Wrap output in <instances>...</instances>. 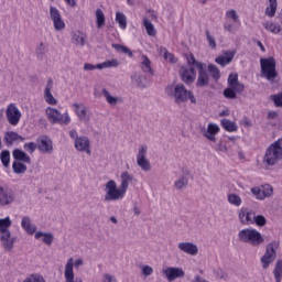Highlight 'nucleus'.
Returning a JSON list of instances; mask_svg holds the SVG:
<instances>
[{
	"label": "nucleus",
	"mask_w": 282,
	"mask_h": 282,
	"mask_svg": "<svg viewBox=\"0 0 282 282\" xmlns=\"http://www.w3.org/2000/svg\"><path fill=\"white\" fill-rule=\"evenodd\" d=\"M165 94L169 96V98L174 100L176 105H183V102H188V100L192 102V105H197L195 95H193V91L186 89L184 84L169 85L165 88Z\"/></svg>",
	"instance_id": "nucleus-1"
},
{
	"label": "nucleus",
	"mask_w": 282,
	"mask_h": 282,
	"mask_svg": "<svg viewBox=\"0 0 282 282\" xmlns=\"http://www.w3.org/2000/svg\"><path fill=\"white\" fill-rule=\"evenodd\" d=\"M282 160V139L274 141L269 149L265 150L263 164L265 166H276Z\"/></svg>",
	"instance_id": "nucleus-2"
},
{
	"label": "nucleus",
	"mask_w": 282,
	"mask_h": 282,
	"mask_svg": "<svg viewBox=\"0 0 282 282\" xmlns=\"http://www.w3.org/2000/svg\"><path fill=\"white\" fill-rule=\"evenodd\" d=\"M260 67L261 78H265L269 83H274L279 77V73L276 72V59H274V57H261Z\"/></svg>",
	"instance_id": "nucleus-3"
},
{
	"label": "nucleus",
	"mask_w": 282,
	"mask_h": 282,
	"mask_svg": "<svg viewBox=\"0 0 282 282\" xmlns=\"http://www.w3.org/2000/svg\"><path fill=\"white\" fill-rule=\"evenodd\" d=\"M238 239L239 241H241V243H248L249 246H253V247L261 246V243L265 241V239L263 238V235H261V231L252 227L241 229L238 232Z\"/></svg>",
	"instance_id": "nucleus-4"
},
{
	"label": "nucleus",
	"mask_w": 282,
	"mask_h": 282,
	"mask_svg": "<svg viewBox=\"0 0 282 282\" xmlns=\"http://www.w3.org/2000/svg\"><path fill=\"white\" fill-rule=\"evenodd\" d=\"M46 118L51 124H61L62 127H67L69 122H72V117H69V112L65 111L61 113L58 109L53 107H47L45 109Z\"/></svg>",
	"instance_id": "nucleus-5"
},
{
	"label": "nucleus",
	"mask_w": 282,
	"mask_h": 282,
	"mask_svg": "<svg viewBox=\"0 0 282 282\" xmlns=\"http://www.w3.org/2000/svg\"><path fill=\"white\" fill-rule=\"evenodd\" d=\"M280 246L281 242L279 240H273L267 245L265 252L260 259L263 270H268V268L274 263L276 260V250Z\"/></svg>",
	"instance_id": "nucleus-6"
},
{
	"label": "nucleus",
	"mask_w": 282,
	"mask_h": 282,
	"mask_svg": "<svg viewBox=\"0 0 282 282\" xmlns=\"http://www.w3.org/2000/svg\"><path fill=\"white\" fill-rule=\"evenodd\" d=\"M105 202H119L124 199L127 192L116 184V181H108L105 186Z\"/></svg>",
	"instance_id": "nucleus-7"
},
{
	"label": "nucleus",
	"mask_w": 282,
	"mask_h": 282,
	"mask_svg": "<svg viewBox=\"0 0 282 282\" xmlns=\"http://www.w3.org/2000/svg\"><path fill=\"white\" fill-rule=\"evenodd\" d=\"M147 155H149V147L144 144L140 145L137 152V166H139V169H141V171L144 173H149V171L152 169L151 161L149 158H147Z\"/></svg>",
	"instance_id": "nucleus-8"
},
{
	"label": "nucleus",
	"mask_w": 282,
	"mask_h": 282,
	"mask_svg": "<svg viewBox=\"0 0 282 282\" xmlns=\"http://www.w3.org/2000/svg\"><path fill=\"white\" fill-rule=\"evenodd\" d=\"M6 116L11 127H17L21 122V110L17 107V104H9L6 109Z\"/></svg>",
	"instance_id": "nucleus-9"
},
{
	"label": "nucleus",
	"mask_w": 282,
	"mask_h": 282,
	"mask_svg": "<svg viewBox=\"0 0 282 282\" xmlns=\"http://www.w3.org/2000/svg\"><path fill=\"white\" fill-rule=\"evenodd\" d=\"M273 188L272 185L265 184L262 186H254L251 188V194L256 199L263 202L268 197H272Z\"/></svg>",
	"instance_id": "nucleus-10"
},
{
	"label": "nucleus",
	"mask_w": 282,
	"mask_h": 282,
	"mask_svg": "<svg viewBox=\"0 0 282 282\" xmlns=\"http://www.w3.org/2000/svg\"><path fill=\"white\" fill-rule=\"evenodd\" d=\"M162 274L169 282L176 281V279H184V276H186L184 269L178 267H167L162 270Z\"/></svg>",
	"instance_id": "nucleus-11"
},
{
	"label": "nucleus",
	"mask_w": 282,
	"mask_h": 282,
	"mask_svg": "<svg viewBox=\"0 0 282 282\" xmlns=\"http://www.w3.org/2000/svg\"><path fill=\"white\" fill-rule=\"evenodd\" d=\"M50 18L51 21H53V26L56 32H62V30H65V21L61 15V11H58L56 7H50Z\"/></svg>",
	"instance_id": "nucleus-12"
},
{
	"label": "nucleus",
	"mask_w": 282,
	"mask_h": 282,
	"mask_svg": "<svg viewBox=\"0 0 282 282\" xmlns=\"http://www.w3.org/2000/svg\"><path fill=\"white\" fill-rule=\"evenodd\" d=\"M238 221L242 224V226H250L252 225V219L254 217V210L248 207H241L237 212Z\"/></svg>",
	"instance_id": "nucleus-13"
},
{
	"label": "nucleus",
	"mask_w": 282,
	"mask_h": 282,
	"mask_svg": "<svg viewBox=\"0 0 282 282\" xmlns=\"http://www.w3.org/2000/svg\"><path fill=\"white\" fill-rule=\"evenodd\" d=\"M180 76L185 85H193L197 78V73L195 68L188 66H182L180 70Z\"/></svg>",
	"instance_id": "nucleus-14"
},
{
	"label": "nucleus",
	"mask_w": 282,
	"mask_h": 282,
	"mask_svg": "<svg viewBox=\"0 0 282 282\" xmlns=\"http://www.w3.org/2000/svg\"><path fill=\"white\" fill-rule=\"evenodd\" d=\"M74 145L76 151H79V153H87V155H91V141H89V138L85 135L76 138Z\"/></svg>",
	"instance_id": "nucleus-15"
},
{
	"label": "nucleus",
	"mask_w": 282,
	"mask_h": 282,
	"mask_svg": "<svg viewBox=\"0 0 282 282\" xmlns=\"http://www.w3.org/2000/svg\"><path fill=\"white\" fill-rule=\"evenodd\" d=\"M219 131H221L219 124L210 122L208 123L207 129L204 128L202 130V134L209 140V142H217V133H219Z\"/></svg>",
	"instance_id": "nucleus-16"
},
{
	"label": "nucleus",
	"mask_w": 282,
	"mask_h": 282,
	"mask_svg": "<svg viewBox=\"0 0 282 282\" xmlns=\"http://www.w3.org/2000/svg\"><path fill=\"white\" fill-rule=\"evenodd\" d=\"M198 78L196 82V87H208L210 83V77L206 72V64H197Z\"/></svg>",
	"instance_id": "nucleus-17"
},
{
	"label": "nucleus",
	"mask_w": 282,
	"mask_h": 282,
	"mask_svg": "<svg viewBox=\"0 0 282 282\" xmlns=\"http://www.w3.org/2000/svg\"><path fill=\"white\" fill-rule=\"evenodd\" d=\"M73 107H74V111L80 122H85V124H87V122H89V120H91V117H89V113L87 112L88 109H87V106H85V104L75 102V104H73Z\"/></svg>",
	"instance_id": "nucleus-18"
},
{
	"label": "nucleus",
	"mask_w": 282,
	"mask_h": 282,
	"mask_svg": "<svg viewBox=\"0 0 282 282\" xmlns=\"http://www.w3.org/2000/svg\"><path fill=\"white\" fill-rule=\"evenodd\" d=\"M177 248L181 252H184L185 254H189V257H197L199 252V247H197L196 243L191 241L180 242L177 245Z\"/></svg>",
	"instance_id": "nucleus-19"
},
{
	"label": "nucleus",
	"mask_w": 282,
	"mask_h": 282,
	"mask_svg": "<svg viewBox=\"0 0 282 282\" xmlns=\"http://www.w3.org/2000/svg\"><path fill=\"white\" fill-rule=\"evenodd\" d=\"M0 241L6 252H12V249L14 248V241H17V238L12 237V234L10 231H7L0 235Z\"/></svg>",
	"instance_id": "nucleus-20"
},
{
	"label": "nucleus",
	"mask_w": 282,
	"mask_h": 282,
	"mask_svg": "<svg viewBox=\"0 0 282 282\" xmlns=\"http://www.w3.org/2000/svg\"><path fill=\"white\" fill-rule=\"evenodd\" d=\"M14 203V193L0 185V206H10Z\"/></svg>",
	"instance_id": "nucleus-21"
},
{
	"label": "nucleus",
	"mask_w": 282,
	"mask_h": 282,
	"mask_svg": "<svg viewBox=\"0 0 282 282\" xmlns=\"http://www.w3.org/2000/svg\"><path fill=\"white\" fill-rule=\"evenodd\" d=\"M65 282H83L82 279L74 281V258H69L64 270Z\"/></svg>",
	"instance_id": "nucleus-22"
},
{
	"label": "nucleus",
	"mask_w": 282,
	"mask_h": 282,
	"mask_svg": "<svg viewBox=\"0 0 282 282\" xmlns=\"http://www.w3.org/2000/svg\"><path fill=\"white\" fill-rule=\"evenodd\" d=\"M37 149L40 153H52V151H54L52 139H50L48 137H42L37 141Z\"/></svg>",
	"instance_id": "nucleus-23"
},
{
	"label": "nucleus",
	"mask_w": 282,
	"mask_h": 282,
	"mask_svg": "<svg viewBox=\"0 0 282 282\" xmlns=\"http://www.w3.org/2000/svg\"><path fill=\"white\" fill-rule=\"evenodd\" d=\"M235 54H237V51H227L224 55L216 57L215 62L217 65H220V67H226V65H230V63H232Z\"/></svg>",
	"instance_id": "nucleus-24"
},
{
	"label": "nucleus",
	"mask_w": 282,
	"mask_h": 282,
	"mask_svg": "<svg viewBox=\"0 0 282 282\" xmlns=\"http://www.w3.org/2000/svg\"><path fill=\"white\" fill-rule=\"evenodd\" d=\"M72 36V43L75 45V47H85V43L87 42V34L75 31L70 33Z\"/></svg>",
	"instance_id": "nucleus-25"
},
{
	"label": "nucleus",
	"mask_w": 282,
	"mask_h": 282,
	"mask_svg": "<svg viewBox=\"0 0 282 282\" xmlns=\"http://www.w3.org/2000/svg\"><path fill=\"white\" fill-rule=\"evenodd\" d=\"M52 88L53 82L52 78H50L44 90V100L47 105H58V100L54 98V95H52Z\"/></svg>",
	"instance_id": "nucleus-26"
},
{
	"label": "nucleus",
	"mask_w": 282,
	"mask_h": 282,
	"mask_svg": "<svg viewBox=\"0 0 282 282\" xmlns=\"http://www.w3.org/2000/svg\"><path fill=\"white\" fill-rule=\"evenodd\" d=\"M12 155L15 162H21L23 164H32V159L30 158V155H28V153H25L21 149H14Z\"/></svg>",
	"instance_id": "nucleus-27"
},
{
	"label": "nucleus",
	"mask_w": 282,
	"mask_h": 282,
	"mask_svg": "<svg viewBox=\"0 0 282 282\" xmlns=\"http://www.w3.org/2000/svg\"><path fill=\"white\" fill-rule=\"evenodd\" d=\"M21 226L28 235H34L36 232V225L32 224V219L29 216L22 217Z\"/></svg>",
	"instance_id": "nucleus-28"
},
{
	"label": "nucleus",
	"mask_w": 282,
	"mask_h": 282,
	"mask_svg": "<svg viewBox=\"0 0 282 282\" xmlns=\"http://www.w3.org/2000/svg\"><path fill=\"white\" fill-rule=\"evenodd\" d=\"M131 80L135 83L139 89H147V87H149V79H147V76L142 74H138V73L133 74L131 76Z\"/></svg>",
	"instance_id": "nucleus-29"
},
{
	"label": "nucleus",
	"mask_w": 282,
	"mask_h": 282,
	"mask_svg": "<svg viewBox=\"0 0 282 282\" xmlns=\"http://www.w3.org/2000/svg\"><path fill=\"white\" fill-rule=\"evenodd\" d=\"M140 67L142 69L143 74H149L150 76H153V67H151V59L147 55L141 56V63Z\"/></svg>",
	"instance_id": "nucleus-30"
},
{
	"label": "nucleus",
	"mask_w": 282,
	"mask_h": 282,
	"mask_svg": "<svg viewBox=\"0 0 282 282\" xmlns=\"http://www.w3.org/2000/svg\"><path fill=\"white\" fill-rule=\"evenodd\" d=\"M7 144H14V142H24L25 138L19 135L17 132H7L4 135Z\"/></svg>",
	"instance_id": "nucleus-31"
},
{
	"label": "nucleus",
	"mask_w": 282,
	"mask_h": 282,
	"mask_svg": "<svg viewBox=\"0 0 282 282\" xmlns=\"http://www.w3.org/2000/svg\"><path fill=\"white\" fill-rule=\"evenodd\" d=\"M131 182H133V175L129 174V172H122L121 184L119 187L127 193V191L129 189V184H131Z\"/></svg>",
	"instance_id": "nucleus-32"
},
{
	"label": "nucleus",
	"mask_w": 282,
	"mask_h": 282,
	"mask_svg": "<svg viewBox=\"0 0 282 282\" xmlns=\"http://www.w3.org/2000/svg\"><path fill=\"white\" fill-rule=\"evenodd\" d=\"M101 94H104V98L106 99V102H108V105H110V107H116V105H118V102H120V98L112 96V94L109 93V90H107V88H102Z\"/></svg>",
	"instance_id": "nucleus-33"
},
{
	"label": "nucleus",
	"mask_w": 282,
	"mask_h": 282,
	"mask_svg": "<svg viewBox=\"0 0 282 282\" xmlns=\"http://www.w3.org/2000/svg\"><path fill=\"white\" fill-rule=\"evenodd\" d=\"M227 202L230 204V206H235L236 208H239L241 204H243V199H241V196L236 193H230L227 195Z\"/></svg>",
	"instance_id": "nucleus-34"
},
{
	"label": "nucleus",
	"mask_w": 282,
	"mask_h": 282,
	"mask_svg": "<svg viewBox=\"0 0 282 282\" xmlns=\"http://www.w3.org/2000/svg\"><path fill=\"white\" fill-rule=\"evenodd\" d=\"M174 189L175 191H184L188 186V176H180L175 182H174Z\"/></svg>",
	"instance_id": "nucleus-35"
},
{
	"label": "nucleus",
	"mask_w": 282,
	"mask_h": 282,
	"mask_svg": "<svg viewBox=\"0 0 282 282\" xmlns=\"http://www.w3.org/2000/svg\"><path fill=\"white\" fill-rule=\"evenodd\" d=\"M12 169H13V173L15 175H25V173L28 172V165H25L19 161H14L12 163Z\"/></svg>",
	"instance_id": "nucleus-36"
},
{
	"label": "nucleus",
	"mask_w": 282,
	"mask_h": 282,
	"mask_svg": "<svg viewBox=\"0 0 282 282\" xmlns=\"http://www.w3.org/2000/svg\"><path fill=\"white\" fill-rule=\"evenodd\" d=\"M263 28L271 32V34H279L281 32V24H276L272 21L263 22Z\"/></svg>",
	"instance_id": "nucleus-37"
},
{
	"label": "nucleus",
	"mask_w": 282,
	"mask_h": 282,
	"mask_svg": "<svg viewBox=\"0 0 282 282\" xmlns=\"http://www.w3.org/2000/svg\"><path fill=\"white\" fill-rule=\"evenodd\" d=\"M220 124L225 131H228L229 133H235V131L238 130L237 123L234 121H230L229 119H223L220 121Z\"/></svg>",
	"instance_id": "nucleus-38"
},
{
	"label": "nucleus",
	"mask_w": 282,
	"mask_h": 282,
	"mask_svg": "<svg viewBox=\"0 0 282 282\" xmlns=\"http://www.w3.org/2000/svg\"><path fill=\"white\" fill-rule=\"evenodd\" d=\"M10 226H12V219H10V216H7L6 218H0L1 235H4L6 232H10Z\"/></svg>",
	"instance_id": "nucleus-39"
},
{
	"label": "nucleus",
	"mask_w": 282,
	"mask_h": 282,
	"mask_svg": "<svg viewBox=\"0 0 282 282\" xmlns=\"http://www.w3.org/2000/svg\"><path fill=\"white\" fill-rule=\"evenodd\" d=\"M41 237H43V242L46 243V246H50L54 241V235L53 234L36 231L35 232V239H41Z\"/></svg>",
	"instance_id": "nucleus-40"
},
{
	"label": "nucleus",
	"mask_w": 282,
	"mask_h": 282,
	"mask_svg": "<svg viewBox=\"0 0 282 282\" xmlns=\"http://www.w3.org/2000/svg\"><path fill=\"white\" fill-rule=\"evenodd\" d=\"M119 65H120V61L112 58V59L102 62L101 64H97V67L98 69H109L111 67H118Z\"/></svg>",
	"instance_id": "nucleus-41"
},
{
	"label": "nucleus",
	"mask_w": 282,
	"mask_h": 282,
	"mask_svg": "<svg viewBox=\"0 0 282 282\" xmlns=\"http://www.w3.org/2000/svg\"><path fill=\"white\" fill-rule=\"evenodd\" d=\"M143 25L145 28V32H147L148 36H155L158 34V31H155V26L153 25L151 20L144 18Z\"/></svg>",
	"instance_id": "nucleus-42"
},
{
	"label": "nucleus",
	"mask_w": 282,
	"mask_h": 282,
	"mask_svg": "<svg viewBox=\"0 0 282 282\" xmlns=\"http://www.w3.org/2000/svg\"><path fill=\"white\" fill-rule=\"evenodd\" d=\"M276 0H269V6L265 8V15L269 17L270 19H272V17H274V14H276Z\"/></svg>",
	"instance_id": "nucleus-43"
},
{
	"label": "nucleus",
	"mask_w": 282,
	"mask_h": 282,
	"mask_svg": "<svg viewBox=\"0 0 282 282\" xmlns=\"http://www.w3.org/2000/svg\"><path fill=\"white\" fill-rule=\"evenodd\" d=\"M208 72L214 80H219L221 78V72L219 70V67H217V65L209 64Z\"/></svg>",
	"instance_id": "nucleus-44"
},
{
	"label": "nucleus",
	"mask_w": 282,
	"mask_h": 282,
	"mask_svg": "<svg viewBox=\"0 0 282 282\" xmlns=\"http://www.w3.org/2000/svg\"><path fill=\"white\" fill-rule=\"evenodd\" d=\"M113 50L120 54H127L129 58H133V52L129 47L121 44H112Z\"/></svg>",
	"instance_id": "nucleus-45"
},
{
	"label": "nucleus",
	"mask_w": 282,
	"mask_h": 282,
	"mask_svg": "<svg viewBox=\"0 0 282 282\" xmlns=\"http://www.w3.org/2000/svg\"><path fill=\"white\" fill-rule=\"evenodd\" d=\"M273 274L276 282L282 281V260H276Z\"/></svg>",
	"instance_id": "nucleus-46"
},
{
	"label": "nucleus",
	"mask_w": 282,
	"mask_h": 282,
	"mask_svg": "<svg viewBox=\"0 0 282 282\" xmlns=\"http://www.w3.org/2000/svg\"><path fill=\"white\" fill-rule=\"evenodd\" d=\"M116 22L119 24L121 30H127V15H124V13L118 11L116 13Z\"/></svg>",
	"instance_id": "nucleus-47"
},
{
	"label": "nucleus",
	"mask_w": 282,
	"mask_h": 282,
	"mask_svg": "<svg viewBox=\"0 0 282 282\" xmlns=\"http://www.w3.org/2000/svg\"><path fill=\"white\" fill-rule=\"evenodd\" d=\"M159 51H160L161 54H164V58L169 63H177V57L175 55H173L172 53H169V51H166V47L161 46L159 48Z\"/></svg>",
	"instance_id": "nucleus-48"
},
{
	"label": "nucleus",
	"mask_w": 282,
	"mask_h": 282,
	"mask_svg": "<svg viewBox=\"0 0 282 282\" xmlns=\"http://www.w3.org/2000/svg\"><path fill=\"white\" fill-rule=\"evenodd\" d=\"M252 224H256V226H258L259 228H263V226L268 224V219H265V216L261 214L256 216V213H254Z\"/></svg>",
	"instance_id": "nucleus-49"
},
{
	"label": "nucleus",
	"mask_w": 282,
	"mask_h": 282,
	"mask_svg": "<svg viewBox=\"0 0 282 282\" xmlns=\"http://www.w3.org/2000/svg\"><path fill=\"white\" fill-rule=\"evenodd\" d=\"M96 23L99 30L105 26V13L100 9L96 10Z\"/></svg>",
	"instance_id": "nucleus-50"
},
{
	"label": "nucleus",
	"mask_w": 282,
	"mask_h": 282,
	"mask_svg": "<svg viewBox=\"0 0 282 282\" xmlns=\"http://www.w3.org/2000/svg\"><path fill=\"white\" fill-rule=\"evenodd\" d=\"M0 160H1L2 165H3L6 169H8V166H10V151L3 150V151L0 153Z\"/></svg>",
	"instance_id": "nucleus-51"
},
{
	"label": "nucleus",
	"mask_w": 282,
	"mask_h": 282,
	"mask_svg": "<svg viewBox=\"0 0 282 282\" xmlns=\"http://www.w3.org/2000/svg\"><path fill=\"white\" fill-rule=\"evenodd\" d=\"M207 43L212 50H215L217 47V41L215 40V36L210 34V31H205Z\"/></svg>",
	"instance_id": "nucleus-52"
},
{
	"label": "nucleus",
	"mask_w": 282,
	"mask_h": 282,
	"mask_svg": "<svg viewBox=\"0 0 282 282\" xmlns=\"http://www.w3.org/2000/svg\"><path fill=\"white\" fill-rule=\"evenodd\" d=\"M227 19H232L235 23H239V13L235 9L226 11Z\"/></svg>",
	"instance_id": "nucleus-53"
},
{
	"label": "nucleus",
	"mask_w": 282,
	"mask_h": 282,
	"mask_svg": "<svg viewBox=\"0 0 282 282\" xmlns=\"http://www.w3.org/2000/svg\"><path fill=\"white\" fill-rule=\"evenodd\" d=\"M224 96L225 98H228L229 100H235V98H237V91L235 89L230 88H226L224 90Z\"/></svg>",
	"instance_id": "nucleus-54"
},
{
	"label": "nucleus",
	"mask_w": 282,
	"mask_h": 282,
	"mask_svg": "<svg viewBox=\"0 0 282 282\" xmlns=\"http://www.w3.org/2000/svg\"><path fill=\"white\" fill-rule=\"evenodd\" d=\"M270 99L274 102L276 107H282V91L275 95H271Z\"/></svg>",
	"instance_id": "nucleus-55"
},
{
	"label": "nucleus",
	"mask_w": 282,
	"mask_h": 282,
	"mask_svg": "<svg viewBox=\"0 0 282 282\" xmlns=\"http://www.w3.org/2000/svg\"><path fill=\"white\" fill-rule=\"evenodd\" d=\"M141 273L143 276H151L153 274V267L145 264L141 268Z\"/></svg>",
	"instance_id": "nucleus-56"
},
{
	"label": "nucleus",
	"mask_w": 282,
	"mask_h": 282,
	"mask_svg": "<svg viewBox=\"0 0 282 282\" xmlns=\"http://www.w3.org/2000/svg\"><path fill=\"white\" fill-rule=\"evenodd\" d=\"M39 148V145H36V143L34 142H29L24 144V149L25 151H28V153H34V151H36V149Z\"/></svg>",
	"instance_id": "nucleus-57"
},
{
	"label": "nucleus",
	"mask_w": 282,
	"mask_h": 282,
	"mask_svg": "<svg viewBox=\"0 0 282 282\" xmlns=\"http://www.w3.org/2000/svg\"><path fill=\"white\" fill-rule=\"evenodd\" d=\"M187 65H189V67L194 65L197 68V65H204V63L197 62L195 55L191 54L189 57H187Z\"/></svg>",
	"instance_id": "nucleus-58"
},
{
	"label": "nucleus",
	"mask_w": 282,
	"mask_h": 282,
	"mask_svg": "<svg viewBox=\"0 0 282 282\" xmlns=\"http://www.w3.org/2000/svg\"><path fill=\"white\" fill-rule=\"evenodd\" d=\"M24 282H45V279L41 275H31L24 280Z\"/></svg>",
	"instance_id": "nucleus-59"
},
{
	"label": "nucleus",
	"mask_w": 282,
	"mask_h": 282,
	"mask_svg": "<svg viewBox=\"0 0 282 282\" xmlns=\"http://www.w3.org/2000/svg\"><path fill=\"white\" fill-rule=\"evenodd\" d=\"M229 87L235 89L237 94H241V91H243V89H246V86H243V84H241L239 82Z\"/></svg>",
	"instance_id": "nucleus-60"
},
{
	"label": "nucleus",
	"mask_w": 282,
	"mask_h": 282,
	"mask_svg": "<svg viewBox=\"0 0 282 282\" xmlns=\"http://www.w3.org/2000/svg\"><path fill=\"white\" fill-rule=\"evenodd\" d=\"M239 82V75H237V74H230L229 76H228V85H229V87H231V85H235L236 83H238Z\"/></svg>",
	"instance_id": "nucleus-61"
},
{
	"label": "nucleus",
	"mask_w": 282,
	"mask_h": 282,
	"mask_svg": "<svg viewBox=\"0 0 282 282\" xmlns=\"http://www.w3.org/2000/svg\"><path fill=\"white\" fill-rule=\"evenodd\" d=\"M101 282H118L116 278L109 273H105L101 278Z\"/></svg>",
	"instance_id": "nucleus-62"
},
{
	"label": "nucleus",
	"mask_w": 282,
	"mask_h": 282,
	"mask_svg": "<svg viewBox=\"0 0 282 282\" xmlns=\"http://www.w3.org/2000/svg\"><path fill=\"white\" fill-rule=\"evenodd\" d=\"M94 69H98V65H93L89 63L84 64L85 72H94Z\"/></svg>",
	"instance_id": "nucleus-63"
},
{
	"label": "nucleus",
	"mask_w": 282,
	"mask_h": 282,
	"mask_svg": "<svg viewBox=\"0 0 282 282\" xmlns=\"http://www.w3.org/2000/svg\"><path fill=\"white\" fill-rule=\"evenodd\" d=\"M193 282H209L208 280H206L204 276L196 274L193 279Z\"/></svg>",
	"instance_id": "nucleus-64"
}]
</instances>
